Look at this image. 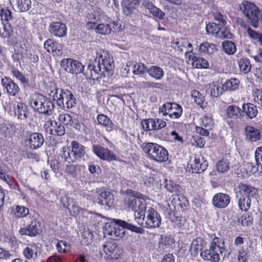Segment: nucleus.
<instances>
[{
    "instance_id": "nucleus-40",
    "label": "nucleus",
    "mask_w": 262,
    "mask_h": 262,
    "mask_svg": "<svg viewBox=\"0 0 262 262\" xmlns=\"http://www.w3.org/2000/svg\"><path fill=\"white\" fill-rule=\"evenodd\" d=\"M172 46L180 52H183L184 49L191 47V43L186 39H181L179 40L173 42Z\"/></svg>"
},
{
    "instance_id": "nucleus-52",
    "label": "nucleus",
    "mask_w": 262,
    "mask_h": 262,
    "mask_svg": "<svg viewBox=\"0 0 262 262\" xmlns=\"http://www.w3.org/2000/svg\"><path fill=\"white\" fill-rule=\"evenodd\" d=\"M1 20H5L6 22H8L9 20L12 18L11 15V12L7 8L1 9Z\"/></svg>"
},
{
    "instance_id": "nucleus-38",
    "label": "nucleus",
    "mask_w": 262,
    "mask_h": 262,
    "mask_svg": "<svg viewBox=\"0 0 262 262\" xmlns=\"http://www.w3.org/2000/svg\"><path fill=\"white\" fill-rule=\"evenodd\" d=\"M224 90L223 86L221 88L218 85L215 84L214 83H212L209 85L208 94L213 97H216L222 95Z\"/></svg>"
},
{
    "instance_id": "nucleus-19",
    "label": "nucleus",
    "mask_w": 262,
    "mask_h": 262,
    "mask_svg": "<svg viewBox=\"0 0 262 262\" xmlns=\"http://www.w3.org/2000/svg\"><path fill=\"white\" fill-rule=\"evenodd\" d=\"M49 31L54 36L62 37L67 34V27L61 22H53L50 25Z\"/></svg>"
},
{
    "instance_id": "nucleus-32",
    "label": "nucleus",
    "mask_w": 262,
    "mask_h": 262,
    "mask_svg": "<svg viewBox=\"0 0 262 262\" xmlns=\"http://www.w3.org/2000/svg\"><path fill=\"white\" fill-rule=\"evenodd\" d=\"M38 251L37 246L33 244L25 248L23 254L27 259H35L37 257Z\"/></svg>"
},
{
    "instance_id": "nucleus-4",
    "label": "nucleus",
    "mask_w": 262,
    "mask_h": 262,
    "mask_svg": "<svg viewBox=\"0 0 262 262\" xmlns=\"http://www.w3.org/2000/svg\"><path fill=\"white\" fill-rule=\"evenodd\" d=\"M84 147L76 141H73L70 146L62 148V158L68 163L79 161L85 155Z\"/></svg>"
},
{
    "instance_id": "nucleus-21",
    "label": "nucleus",
    "mask_w": 262,
    "mask_h": 262,
    "mask_svg": "<svg viewBox=\"0 0 262 262\" xmlns=\"http://www.w3.org/2000/svg\"><path fill=\"white\" fill-rule=\"evenodd\" d=\"M188 59L192 61V66L194 68L207 69L209 68V63L206 59L196 56L195 54L188 55Z\"/></svg>"
},
{
    "instance_id": "nucleus-20",
    "label": "nucleus",
    "mask_w": 262,
    "mask_h": 262,
    "mask_svg": "<svg viewBox=\"0 0 262 262\" xmlns=\"http://www.w3.org/2000/svg\"><path fill=\"white\" fill-rule=\"evenodd\" d=\"M29 142L30 147L32 149H36L40 147L44 142L42 135L38 133L30 134L26 141Z\"/></svg>"
},
{
    "instance_id": "nucleus-41",
    "label": "nucleus",
    "mask_w": 262,
    "mask_h": 262,
    "mask_svg": "<svg viewBox=\"0 0 262 262\" xmlns=\"http://www.w3.org/2000/svg\"><path fill=\"white\" fill-rule=\"evenodd\" d=\"M147 72L150 76L157 79H160L163 75V70L156 66L150 68Z\"/></svg>"
},
{
    "instance_id": "nucleus-60",
    "label": "nucleus",
    "mask_w": 262,
    "mask_h": 262,
    "mask_svg": "<svg viewBox=\"0 0 262 262\" xmlns=\"http://www.w3.org/2000/svg\"><path fill=\"white\" fill-rule=\"evenodd\" d=\"M202 123L205 127L212 126L213 124V121L211 116H204L201 118Z\"/></svg>"
},
{
    "instance_id": "nucleus-9",
    "label": "nucleus",
    "mask_w": 262,
    "mask_h": 262,
    "mask_svg": "<svg viewBox=\"0 0 262 262\" xmlns=\"http://www.w3.org/2000/svg\"><path fill=\"white\" fill-rule=\"evenodd\" d=\"M46 100L44 96L41 94H35L31 99L30 104L34 110L41 114H49L50 112H51L50 108V103L48 105V103H46L45 105Z\"/></svg>"
},
{
    "instance_id": "nucleus-51",
    "label": "nucleus",
    "mask_w": 262,
    "mask_h": 262,
    "mask_svg": "<svg viewBox=\"0 0 262 262\" xmlns=\"http://www.w3.org/2000/svg\"><path fill=\"white\" fill-rule=\"evenodd\" d=\"M146 70L147 67L142 63H136L134 66L133 73L134 74H143Z\"/></svg>"
},
{
    "instance_id": "nucleus-2",
    "label": "nucleus",
    "mask_w": 262,
    "mask_h": 262,
    "mask_svg": "<svg viewBox=\"0 0 262 262\" xmlns=\"http://www.w3.org/2000/svg\"><path fill=\"white\" fill-rule=\"evenodd\" d=\"M49 95L59 106L71 108L76 104L74 95L67 89L55 88L50 91Z\"/></svg>"
},
{
    "instance_id": "nucleus-42",
    "label": "nucleus",
    "mask_w": 262,
    "mask_h": 262,
    "mask_svg": "<svg viewBox=\"0 0 262 262\" xmlns=\"http://www.w3.org/2000/svg\"><path fill=\"white\" fill-rule=\"evenodd\" d=\"M14 214L16 217L26 218L31 214L29 213V209L24 206H17L14 210Z\"/></svg>"
},
{
    "instance_id": "nucleus-64",
    "label": "nucleus",
    "mask_w": 262,
    "mask_h": 262,
    "mask_svg": "<svg viewBox=\"0 0 262 262\" xmlns=\"http://www.w3.org/2000/svg\"><path fill=\"white\" fill-rule=\"evenodd\" d=\"M76 168L77 166L75 165H69L66 166L65 172L73 176H75L77 174Z\"/></svg>"
},
{
    "instance_id": "nucleus-53",
    "label": "nucleus",
    "mask_w": 262,
    "mask_h": 262,
    "mask_svg": "<svg viewBox=\"0 0 262 262\" xmlns=\"http://www.w3.org/2000/svg\"><path fill=\"white\" fill-rule=\"evenodd\" d=\"M28 107L23 103H17L16 108H15V114H18V115H27L28 113Z\"/></svg>"
},
{
    "instance_id": "nucleus-62",
    "label": "nucleus",
    "mask_w": 262,
    "mask_h": 262,
    "mask_svg": "<svg viewBox=\"0 0 262 262\" xmlns=\"http://www.w3.org/2000/svg\"><path fill=\"white\" fill-rule=\"evenodd\" d=\"M253 217L250 215L242 216L241 224L244 226H249L252 224Z\"/></svg>"
},
{
    "instance_id": "nucleus-48",
    "label": "nucleus",
    "mask_w": 262,
    "mask_h": 262,
    "mask_svg": "<svg viewBox=\"0 0 262 262\" xmlns=\"http://www.w3.org/2000/svg\"><path fill=\"white\" fill-rule=\"evenodd\" d=\"M191 96L196 104L203 107L204 97L199 91L195 90L192 92Z\"/></svg>"
},
{
    "instance_id": "nucleus-61",
    "label": "nucleus",
    "mask_w": 262,
    "mask_h": 262,
    "mask_svg": "<svg viewBox=\"0 0 262 262\" xmlns=\"http://www.w3.org/2000/svg\"><path fill=\"white\" fill-rule=\"evenodd\" d=\"M12 74L14 77L19 80L23 83H27L28 80L23 75V74L17 70L12 71Z\"/></svg>"
},
{
    "instance_id": "nucleus-33",
    "label": "nucleus",
    "mask_w": 262,
    "mask_h": 262,
    "mask_svg": "<svg viewBox=\"0 0 262 262\" xmlns=\"http://www.w3.org/2000/svg\"><path fill=\"white\" fill-rule=\"evenodd\" d=\"M143 5L148 10L150 13L154 16L158 17L160 19L163 18V12L157 7H155L152 3L148 1H144Z\"/></svg>"
},
{
    "instance_id": "nucleus-54",
    "label": "nucleus",
    "mask_w": 262,
    "mask_h": 262,
    "mask_svg": "<svg viewBox=\"0 0 262 262\" xmlns=\"http://www.w3.org/2000/svg\"><path fill=\"white\" fill-rule=\"evenodd\" d=\"M97 120L98 122L104 126L111 128L112 124L111 120L107 117V116H97Z\"/></svg>"
},
{
    "instance_id": "nucleus-26",
    "label": "nucleus",
    "mask_w": 262,
    "mask_h": 262,
    "mask_svg": "<svg viewBox=\"0 0 262 262\" xmlns=\"http://www.w3.org/2000/svg\"><path fill=\"white\" fill-rule=\"evenodd\" d=\"M224 245L225 243L223 238L215 236L212 238L209 249L216 251L217 252H219L222 254L225 250Z\"/></svg>"
},
{
    "instance_id": "nucleus-23",
    "label": "nucleus",
    "mask_w": 262,
    "mask_h": 262,
    "mask_svg": "<svg viewBox=\"0 0 262 262\" xmlns=\"http://www.w3.org/2000/svg\"><path fill=\"white\" fill-rule=\"evenodd\" d=\"M99 195L98 204L101 205H106L108 208L113 206L114 199L112 193L107 191H103L100 193Z\"/></svg>"
},
{
    "instance_id": "nucleus-30",
    "label": "nucleus",
    "mask_w": 262,
    "mask_h": 262,
    "mask_svg": "<svg viewBox=\"0 0 262 262\" xmlns=\"http://www.w3.org/2000/svg\"><path fill=\"white\" fill-rule=\"evenodd\" d=\"M245 130L247 139L250 141H256L260 138L259 130L253 126H247Z\"/></svg>"
},
{
    "instance_id": "nucleus-5",
    "label": "nucleus",
    "mask_w": 262,
    "mask_h": 262,
    "mask_svg": "<svg viewBox=\"0 0 262 262\" xmlns=\"http://www.w3.org/2000/svg\"><path fill=\"white\" fill-rule=\"evenodd\" d=\"M144 216L139 217L136 222L139 225L146 228H156L161 223V217L151 207H148Z\"/></svg>"
},
{
    "instance_id": "nucleus-45",
    "label": "nucleus",
    "mask_w": 262,
    "mask_h": 262,
    "mask_svg": "<svg viewBox=\"0 0 262 262\" xmlns=\"http://www.w3.org/2000/svg\"><path fill=\"white\" fill-rule=\"evenodd\" d=\"M243 111L246 115H257L258 113L256 106L252 103L244 104Z\"/></svg>"
},
{
    "instance_id": "nucleus-35",
    "label": "nucleus",
    "mask_w": 262,
    "mask_h": 262,
    "mask_svg": "<svg viewBox=\"0 0 262 262\" xmlns=\"http://www.w3.org/2000/svg\"><path fill=\"white\" fill-rule=\"evenodd\" d=\"M91 27L97 30V32L103 34H110L113 31V28L111 27V24H99L98 25H96L95 23L93 24V26H91Z\"/></svg>"
},
{
    "instance_id": "nucleus-15",
    "label": "nucleus",
    "mask_w": 262,
    "mask_h": 262,
    "mask_svg": "<svg viewBox=\"0 0 262 262\" xmlns=\"http://www.w3.org/2000/svg\"><path fill=\"white\" fill-rule=\"evenodd\" d=\"M208 165V162L202 155L196 156L194 164L191 165V171L192 173H201L207 169Z\"/></svg>"
},
{
    "instance_id": "nucleus-46",
    "label": "nucleus",
    "mask_w": 262,
    "mask_h": 262,
    "mask_svg": "<svg viewBox=\"0 0 262 262\" xmlns=\"http://www.w3.org/2000/svg\"><path fill=\"white\" fill-rule=\"evenodd\" d=\"M238 66L240 70L245 73L249 72L251 67L250 60L247 58L241 59L238 61Z\"/></svg>"
},
{
    "instance_id": "nucleus-57",
    "label": "nucleus",
    "mask_w": 262,
    "mask_h": 262,
    "mask_svg": "<svg viewBox=\"0 0 262 262\" xmlns=\"http://www.w3.org/2000/svg\"><path fill=\"white\" fill-rule=\"evenodd\" d=\"M253 96L255 102L262 106V90L256 89L253 91Z\"/></svg>"
},
{
    "instance_id": "nucleus-13",
    "label": "nucleus",
    "mask_w": 262,
    "mask_h": 262,
    "mask_svg": "<svg viewBox=\"0 0 262 262\" xmlns=\"http://www.w3.org/2000/svg\"><path fill=\"white\" fill-rule=\"evenodd\" d=\"M96 66L93 63H89L88 65L87 69L85 73H83L85 76L89 79L93 80H98L99 78L105 76V72H108L106 70L102 69V67L98 65Z\"/></svg>"
},
{
    "instance_id": "nucleus-6",
    "label": "nucleus",
    "mask_w": 262,
    "mask_h": 262,
    "mask_svg": "<svg viewBox=\"0 0 262 262\" xmlns=\"http://www.w3.org/2000/svg\"><path fill=\"white\" fill-rule=\"evenodd\" d=\"M142 149L151 158L159 162H164V148L153 143H143Z\"/></svg>"
},
{
    "instance_id": "nucleus-12",
    "label": "nucleus",
    "mask_w": 262,
    "mask_h": 262,
    "mask_svg": "<svg viewBox=\"0 0 262 262\" xmlns=\"http://www.w3.org/2000/svg\"><path fill=\"white\" fill-rule=\"evenodd\" d=\"M236 197H247L251 198L257 194V189L250 185L243 183H238L234 189Z\"/></svg>"
},
{
    "instance_id": "nucleus-1",
    "label": "nucleus",
    "mask_w": 262,
    "mask_h": 262,
    "mask_svg": "<svg viewBox=\"0 0 262 262\" xmlns=\"http://www.w3.org/2000/svg\"><path fill=\"white\" fill-rule=\"evenodd\" d=\"M125 204L134 211L135 220L137 222L139 217L144 216L147 206L142 194L130 191L128 198L125 199Z\"/></svg>"
},
{
    "instance_id": "nucleus-11",
    "label": "nucleus",
    "mask_w": 262,
    "mask_h": 262,
    "mask_svg": "<svg viewBox=\"0 0 262 262\" xmlns=\"http://www.w3.org/2000/svg\"><path fill=\"white\" fill-rule=\"evenodd\" d=\"M60 66L64 70L73 74L77 75L84 72V66L80 62L71 58L62 59Z\"/></svg>"
},
{
    "instance_id": "nucleus-18",
    "label": "nucleus",
    "mask_w": 262,
    "mask_h": 262,
    "mask_svg": "<svg viewBox=\"0 0 262 262\" xmlns=\"http://www.w3.org/2000/svg\"><path fill=\"white\" fill-rule=\"evenodd\" d=\"M230 201V199L229 195L223 193L216 194L212 199L213 206L218 208L226 207L229 205Z\"/></svg>"
},
{
    "instance_id": "nucleus-10",
    "label": "nucleus",
    "mask_w": 262,
    "mask_h": 262,
    "mask_svg": "<svg viewBox=\"0 0 262 262\" xmlns=\"http://www.w3.org/2000/svg\"><path fill=\"white\" fill-rule=\"evenodd\" d=\"M97 63L102 67V69L110 71L113 67V60L108 54V52L102 49H97L96 51V60Z\"/></svg>"
},
{
    "instance_id": "nucleus-27",
    "label": "nucleus",
    "mask_w": 262,
    "mask_h": 262,
    "mask_svg": "<svg viewBox=\"0 0 262 262\" xmlns=\"http://www.w3.org/2000/svg\"><path fill=\"white\" fill-rule=\"evenodd\" d=\"M200 255L204 260L212 262H219L220 258V254L217 251L210 249H206L201 252Z\"/></svg>"
},
{
    "instance_id": "nucleus-28",
    "label": "nucleus",
    "mask_w": 262,
    "mask_h": 262,
    "mask_svg": "<svg viewBox=\"0 0 262 262\" xmlns=\"http://www.w3.org/2000/svg\"><path fill=\"white\" fill-rule=\"evenodd\" d=\"M15 131V127L12 124H0V135L4 137H11L14 135Z\"/></svg>"
},
{
    "instance_id": "nucleus-50",
    "label": "nucleus",
    "mask_w": 262,
    "mask_h": 262,
    "mask_svg": "<svg viewBox=\"0 0 262 262\" xmlns=\"http://www.w3.org/2000/svg\"><path fill=\"white\" fill-rule=\"evenodd\" d=\"M18 8L19 10L25 12L28 11L31 6L30 0H17Z\"/></svg>"
},
{
    "instance_id": "nucleus-3",
    "label": "nucleus",
    "mask_w": 262,
    "mask_h": 262,
    "mask_svg": "<svg viewBox=\"0 0 262 262\" xmlns=\"http://www.w3.org/2000/svg\"><path fill=\"white\" fill-rule=\"evenodd\" d=\"M240 10L250 20L252 26L257 28L262 22V11L253 3L247 1H243L239 5Z\"/></svg>"
},
{
    "instance_id": "nucleus-8",
    "label": "nucleus",
    "mask_w": 262,
    "mask_h": 262,
    "mask_svg": "<svg viewBox=\"0 0 262 262\" xmlns=\"http://www.w3.org/2000/svg\"><path fill=\"white\" fill-rule=\"evenodd\" d=\"M114 221L117 223L116 229L114 230L111 238L114 240H118L124 236L125 234V228L136 232H139L141 230V229L137 226L127 223V222L115 219Z\"/></svg>"
},
{
    "instance_id": "nucleus-34",
    "label": "nucleus",
    "mask_w": 262,
    "mask_h": 262,
    "mask_svg": "<svg viewBox=\"0 0 262 262\" xmlns=\"http://www.w3.org/2000/svg\"><path fill=\"white\" fill-rule=\"evenodd\" d=\"M168 226L171 224V226L175 228H181L182 227V217L176 216L173 213H168V217L167 221Z\"/></svg>"
},
{
    "instance_id": "nucleus-14",
    "label": "nucleus",
    "mask_w": 262,
    "mask_h": 262,
    "mask_svg": "<svg viewBox=\"0 0 262 262\" xmlns=\"http://www.w3.org/2000/svg\"><path fill=\"white\" fill-rule=\"evenodd\" d=\"M103 250L112 259H118L123 255L122 250L114 242L103 245Z\"/></svg>"
},
{
    "instance_id": "nucleus-36",
    "label": "nucleus",
    "mask_w": 262,
    "mask_h": 262,
    "mask_svg": "<svg viewBox=\"0 0 262 262\" xmlns=\"http://www.w3.org/2000/svg\"><path fill=\"white\" fill-rule=\"evenodd\" d=\"M239 81L236 78H231L223 85L224 90L227 91H234L238 89Z\"/></svg>"
},
{
    "instance_id": "nucleus-7",
    "label": "nucleus",
    "mask_w": 262,
    "mask_h": 262,
    "mask_svg": "<svg viewBox=\"0 0 262 262\" xmlns=\"http://www.w3.org/2000/svg\"><path fill=\"white\" fill-rule=\"evenodd\" d=\"M26 222L31 223L27 228H22L19 230V232L21 235L35 236L40 233L41 231V224L33 215H28L26 219Z\"/></svg>"
},
{
    "instance_id": "nucleus-39",
    "label": "nucleus",
    "mask_w": 262,
    "mask_h": 262,
    "mask_svg": "<svg viewBox=\"0 0 262 262\" xmlns=\"http://www.w3.org/2000/svg\"><path fill=\"white\" fill-rule=\"evenodd\" d=\"M238 199V205L242 211H247L250 207L251 198L247 197H236Z\"/></svg>"
},
{
    "instance_id": "nucleus-37",
    "label": "nucleus",
    "mask_w": 262,
    "mask_h": 262,
    "mask_svg": "<svg viewBox=\"0 0 262 262\" xmlns=\"http://www.w3.org/2000/svg\"><path fill=\"white\" fill-rule=\"evenodd\" d=\"M1 34H5V36H0V37L3 38H9L13 35L14 31L9 23H4L2 21V27L1 29Z\"/></svg>"
},
{
    "instance_id": "nucleus-24",
    "label": "nucleus",
    "mask_w": 262,
    "mask_h": 262,
    "mask_svg": "<svg viewBox=\"0 0 262 262\" xmlns=\"http://www.w3.org/2000/svg\"><path fill=\"white\" fill-rule=\"evenodd\" d=\"M139 0H122L123 12L126 15H130L139 4Z\"/></svg>"
},
{
    "instance_id": "nucleus-55",
    "label": "nucleus",
    "mask_w": 262,
    "mask_h": 262,
    "mask_svg": "<svg viewBox=\"0 0 262 262\" xmlns=\"http://www.w3.org/2000/svg\"><path fill=\"white\" fill-rule=\"evenodd\" d=\"M248 252L244 248L238 250L237 259L238 262H247L248 260Z\"/></svg>"
},
{
    "instance_id": "nucleus-63",
    "label": "nucleus",
    "mask_w": 262,
    "mask_h": 262,
    "mask_svg": "<svg viewBox=\"0 0 262 262\" xmlns=\"http://www.w3.org/2000/svg\"><path fill=\"white\" fill-rule=\"evenodd\" d=\"M217 26L216 24L211 23L206 25V30L208 34H213L217 29Z\"/></svg>"
},
{
    "instance_id": "nucleus-59",
    "label": "nucleus",
    "mask_w": 262,
    "mask_h": 262,
    "mask_svg": "<svg viewBox=\"0 0 262 262\" xmlns=\"http://www.w3.org/2000/svg\"><path fill=\"white\" fill-rule=\"evenodd\" d=\"M240 112L241 108L235 105H230L226 109L227 115H238Z\"/></svg>"
},
{
    "instance_id": "nucleus-22",
    "label": "nucleus",
    "mask_w": 262,
    "mask_h": 262,
    "mask_svg": "<svg viewBox=\"0 0 262 262\" xmlns=\"http://www.w3.org/2000/svg\"><path fill=\"white\" fill-rule=\"evenodd\" d=\"M141 124L145 130L158 129L164 127L162 120L159 122V119H157V122L156 120L152 119H144L142 121Z\"/></svg>"
},
{
    "instance_id": "nucleus-56",
    "label": "nucleus",
    "mask_w": 262,
    "mask_h": 262,
    "mask_svg": "<svg viewBox=\"0 0 262 262\" xmlns=\"http://www.w3.org/2000/svg\"><path fill=\"white\" fill-rule=\"evenodd\" d=\"M56 248L59 252L66 253L69 250V245L65 241H60L56 245Z\"/></svg>"
},
{
    "instance_id": "nucleus-43",
    "label": "nucleus",
    "mask_w": 262,
    "mask_h": 262,
    "mask_svg": "<svg viewBox=\"0 0 262 262\" xmlns=\"http://www.w3.org/2000/svg\"><path fill=\"white\" fill-rule=\"evenodd\" d=\"M222 46L224 51L228 54H233L236 51V47L234 43L231 41H224Z\"/></svg>"
},
{
    "instance_id": "nucleus-25",
    "label": "nucleus",
    "mask_w": 262,
    "mask_h": 262,
    "mask_svg": "<svg viewBox=\"0 0 262 262\" xmlns=\"http://www.w3.org/2000/svg\"><path fill=\"white\" fill-rule=\"evenodd\" d=\"M205 245V242L202 238H196L194 239L189 249L191 254L194 256L197 255L198 253L203 249Z\"/></svg>"
},
{
    "instance_id": "nucleus-17",
    "label": "nucleus",
    "mask_w": 262,
    "mask_h": 262,
    "mask_svg": "<svg viewBox=\"0 0 262 262\" xmlns=\"http://www.w3.org/2000/svg\"><path fill=\"white\" fill-rule=\"evenodd\" d=\"M93 151L97 156L104 160L113 161L116 159V155L112 151L100 145L94 146Z\"/></svg>"
},
{
    "instance_id": "nucleus-16",
    "label": "nucleus",
    "mask_w": 262,
    "mask_h": 262,
    "mask_svg": "<svg viewBox=\"0 0 262 262\" xmlns=\"http://www.w3.org/2000/svg\"><path fill=\"white\" fill-rule=\"evenodd\" d=\"M2 84L7 91L8 95L12 96H15L19 92V89L17 84L9 77H5L2 78Z\"/></svg>"
},
{
    "instance_id": "nucleus-31",
    "label": "nucleus",
    "mask_w": 262,
    "mask_h": 262,
    "mask_svg": "<svg viewBox=\"0 0 262 262\" xmlns=\"http://www.w3.org/2000/svg\"><path fill=\"white\" fill-rule=\"evenodd\" d=\"M216 50L217 48L214 44L208 42L201 43L199 47V51L204 55H211L216 52Z\"/></svg>"
},
{
    "instance_id": "nucleus-44",
    "label": "nucleus",
    "mask_w": 262,
    "mask_h": 262,
    "mask_svg": "<svg viewBox=\"0 0 262 262\" xmlns=\"http://www.w3.org/2000/svg\"><path fill=\"white\" fill-rule=\"evenodd\" d=\"M229 162L228 160L223 159L216 164L217 170L221 173H225L229 169Z\"/></svg>"
},
{
    "instance_id": "nucleus-47",
    "label": "nucleus",
    "mask_w": 262,
    "mask_h": 262,
    "mask_svg": "<svg viewBox=\"0 0 262 262\" xmlns=\"http://www.w3.org/2000/svg\"><path fill=\"white\" fill-rule=\"evenodd\" d=\"M58 119L60 122L66 125H77L78 121L73 119L72 116H58Z\"/></svg>"
},
{
    "instance_id": "nucleus-29",
    "label": "nucleus",
    "mask_w": 262,
    "mask_h": 262,
    "mask_svg": "<svg viewBox=\"0 0 262 262\" xmlns=\"http://www.w3.org/2000/svg\"><path fill=\"white\" fill-rule=\"evenodd\" d=\"M182 113L181 106L175 103L165 104V115H181Z\"/></svg>"
},
{
    "instance_id": "nucleus-58",
    "label": "nucleus",
    "mask_w": 262,
    "mask_h": 262,
    "mask_svg": "<svg viewBox=\"0 0 262 262\" xmlns=\"http://www.w3.org/2000/svg\"><path fill=\"white\" fill-rule=\"evenodd\" d=\"M117 223L116 224H106L105 225V231L104 234H107L111 236L112 238L113 236V233L114 232V230L116 229Z\"/></svg>"
},
{
    "instance_id": "nucleus-49",
    "label": "nucleus",
    "mask_w": 262,
    "mask_h": 262,
    "mask_svg": "<svg viewBox=\"0 0 262 262\" xmlns=\"http://www.w3.org/2000/svg\"><path fill=\"white\" fill-rule=\"evenodd\" d=\"M247 33L251 39L257 40L262 46L261 34L251 29V28H248L247 29Z\"/></svg>"
}]
</instances>
